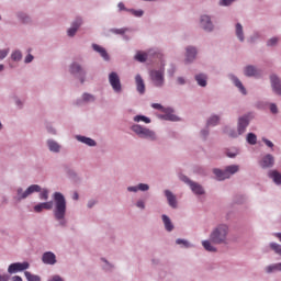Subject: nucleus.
<instances>
[{
    "instance_id": "nucleus-40",
    "label": "nucleus",
    "mask_w": 281,
    "mask_h": 281,
    "mask_svg": "<svg viewBox=\"0 0 281 281\" xmlns=\"http://www.w3.org/2000/svg\"><path fill=\"white\" fill-rule=\"evenodd\" d=\"M11 58L12 60H21L22 58L21 52L15 50L14 53H12Z\"/></svg>"
},
{
    "instance_id": "nucleus-38",
    "label": "nucleus",
    "mask_w": 281,
    "mask_h": 281,
    "mask_svg": "<svg viewBox=\"0 0 281 281\" xmlns=\"http://www.w3.org/2000/svg\"><path fill=\"white\" fill-rule=\"evenodd\" d=\"M40 199L47 201L49 199V191H47V189L43 190L40 194Z\"/></svg>"
},
{
    "instance_id": "nucleus-12",
    "label": "nucleus",
    "mask_w": 281,
    "mask_h": 281,
    "mask_svg": "<svg viewBox=\"0 0 281 281\" xmlns=\"http://www.w3.org/2000/svg\"><path fill=\"white\" fill-rule=\"evenodd\" d=\"M270 82H271V87L274 91V93H277L278 95H281V81L280 78L276 75H271L270 76Z\"/></svg>"
},
{
    "instance_id": "nucleus-48",
    "label": "nucleus",
    "mask_w": 281,
    "mask_h": 281,
    "mask_svg": "<svg viewBox=\"0 0 281 281\" xmlns=\"http://www.w3.org/2000/svg\"><path fill=\"white\" fill-rule=\"evenodd\" d=\"M5 56H8V50H5V49L0 50V60H3V58H5Z\"/></svg>"
},
{
    "instance_id": "nucleus-16",
    "label": "nucleus",
    "mask_w": 281,
    "mask_h": 281,
    "mask_svg": "<svg viewBox=\"0 0 281 281\" xmlns=\"http://www.w3.org/2000/svg\"><path fill=\"white\" fill-rule=\"evenodd\" d=\"M274 164V158L271 154H268L266 157L262 158L260 161L261 168H271Z\"/></svg>"
},
{
    "instance_id": "nucleus-54",
    "label": "nucleus",
    "mask_w": 281,
    "mask_h": 281,
    "mask_svg": "<svg viewBox=\"0 0 281 281\" xmlns=\"http://www.w3.org/2000/svg\"><path fill=\"white\" fill-rule=\"evenodd\" d=\"M136 206H137V207H140V210H144V207H145L144 201H138V202L136 203Z\"/></svg>"
},
{
    "instance_id": "nucleus-7",
    "label": "nucleus",
    "mask_w": 281,
    "mask_h": 281,
    "mask_svg": "<svg viewBox=\"0 0 281 281\" xmlns=\"http://www.w3.org/2000/svg\"><path fill=\"white\" fill-rule=\"evenodd\" d=\"M149 76L154 87H164V69L150 70Z\"/></svg>"
},
{
    "instance_id": "nucleus-28",
    "label": "nucleus",
    "mask_w": 281,
    "mask_h": 281,
    "mask_svg": "<svg viewBox=\"0 0 281 281\" xmlns=\"http://www.w3.org/2000/svg\"><path fill=\"white\" fill-rule=\"evenodd\" d=\"M48 148L52 153H59L60 150V145H58V143L54 142V140H48Z\"/></svg>"
},
{
    "instance_id": "nucleus-5",
    "label": "nucleus",
    "mask_w": 281,
    "mask_h": 281,
    "mask_svg": "<svg viewBox=\"0 0 281 281\" xmlns=\"http://www.w3.org/2000/svg\"><path fill=\"white\" fill-rule=\"evenodd\" d=\"M249 126V116L245 115L239 117L238 125H237V132L231 131L229 137H238V135H243L245 131H247V127Z\"/></svg>"
},
{
    "instance_id": "nucleus-20",
    "label": "nucleus",
    "mask_w": 281,
    "mask_h": 281,
    "mask_svg": "<svg viewBox=\"0 0 281 281\" xmlns=\"http://www.w3.org/2000/svg\"><path fill=\"white\" fill-rule=\"evenodd\" d=\"M194 58H196V48L192 46L187 47V63H192Z\"/></svg>"
},
{
    "instance_id": "nucleus-1",
    "label": "nucleus",
    "mask_w": 281,
    "mask_h": 281,
    "mask_svg": "<svg viewBox=\"0 0 281 281\" xmlns=\"http://www.w3.org/2000/svg\"><path fill=\"white\" fill-rule=\"evenodd\" d=\"M228 234H229V227H227V225L225 224H221L212 231L210 235V240L202 241V247H204L206 251L216 252V247H214V245L227 244Z\"/></svg>"
},
{
    "instance_id": "nucleus-33",
    "label": "nucleus",
    "mask_w": 281,
    "mask_h": 281,
    "mask_svg": "<svg viewBox=\"0 0 281 281\" xmlns=\"http://www.w3.org/2000/svg\"><path fill=\"white\" fill-rule=\"evenodd\" d=\"M236 35L239 38V41H245V36L243 35V25L240 23L236 24Z\"/></svg>"
},
{
    "instance_id": "nucleus-39",
    "label": "nucleus",
    "mask_w": 281,
    "mask_h": 281,
    "mask_svg": "<svg viewBox=\"0 0 281 281\" xmlns=\"http://www.w3.org/2000/svg\"><path fill=\"white\" fill-rule=\"evenodd\" d=\"M176 243H177V245H183V247H186L187 249L189 247H192V245H190V243H188V240H186V239H177Z\"/></svg>"
},
{
    "instance_id": "nucleus-47",
    "label": "nucleus",
    "mask_w": 281,
    "mask_h": 281,
    "mask_svg": "<svg viewBox=\"0 0 281 281\" xmlns=\"http://www.w3.org/2000/svg\"><path fill=\"white\" fill-rule=\"evenodd\" d=\"M226 155H227V157L234 158V157H236V155H238V149H235V151H233V153L227 151Z\"/></svg>"
},
{
    "instance_id": "nucleus-34",
    "label": "nucleus",
    "mask_w": 281,
    "mask_h": 281,
    "mask_svg": "<svg viewBox=\"0 0 281 281\" xmlns=\"http://www.w3.org/2000/svg\"><path fill=\"white\" fill-rule=\"evenodd\" d=\"M247 142H248V144H250L251 146H256V143L258 142V137L256 136V134L249 133V134L247 135Z\"/></svg>"
},
{
    "instance_id": "nucleus-41",
    "label": "nucleus",
    "mask_w": 281,
    "mask_h": 281,
    "mask_svg": "<svg viewBox=\"0 0 281 281\" xmlns=\"http://www.w3.org/2000/svg\"><path fill=\"white\" fill-rule=\"evenodd\" d=\"M112 34H126V29H112Z\"/></svg>"
},
{
    "instance_id": "nucleus-57",
    "label": "nucleus",
    "mask_w": 281,
    "mask_h": 281,
    "mask_svg": "<svg viewBox=\"0 0 281 281\" xmlns=\"http://www.w3.org/2000/svg\"><path fill=\"white\" fill-rule=\"evenodd\" d=\"M22 21L23 23H30V16L27 15L22 16Z\"/></svg>"
},
{
    "instance_id": "nucleus-64",
    "label": "nucleus",
    "mask_w": 281,
    "mask_h": 281,
    "mask_svg": "<svg viewBox=\"0 0 281 281\" xmlns=\"http://www.w3.org/2000/svg\"><path fill=\"white\" fill-rule=\"evenodd\" d=\"M94 203H95V201H90V202L88 203V207H92Z\"/></svg>"
},
{
    "instance_id": "nucleus-44",
    "label": "nucleus",
    "mask_w": 281,
    "mask_h": 281,
    "mask_svg": "<svg viewBox=\"0 0 281 281\" xmlns=\"http://www.w3.org/2000/svg\"><path fill=\"white\" fill-rule=\"evenodd\" d=\"M150 187H148V184L145 183H140L138 184V190H140L142 192H146L147 190H149Z\"/></svg>"
},
{
    "instance_id": "nucleus-58",
    "label": "nucleus",
    "mask_w": 281,
    "mask_h": 281,
    "mask_svg": "<svg viewBox=\"0 0 281 281\" xmlns=\"http://www.w3.org/2000/svg\"><path fill=\"white\" fill-rule=\"evenodd\" d=\"M12 281H23V278H21L20 276H14L12 278Z\"/></svg>"
},
{
    "instance_id": "nucleus-46",
    "label": "nucleus",
    "mask_w": 281,
    "mask_h": 281,
    "mask_svg": "<svg viewBox=\"0 0 281 281\" xmlns=\"http://www.w3.org/2000/svg\"><path fill=\"white\" fill-rule=\"evenodd\" d=\"M132 14H134V16H143L144 11H142V10H132Z\"/></svg>"
},
{
    "instance_id": "nucleus-62",
    "label": "nucleus",
    "mask_w": 281,
    "mask_h": 281,
    "mask_svg": "<svg viewBox=\"0 0 281 281\" xmlns=\"http://www.w3.org/2000/svg\"><path fill=\"white\" fill-rule=\"evenodd\" d=\"M274 236H276L277 238H279V240H280V243H281V233H276Z\"/></svg>"
},
{
    "instance_id": "nucleus-13",
    "label": "nucleus",
    "mask_w": 281,
    "mask_h": 281,
    "mask_svg": "<svg viewBox=\"0 0 281 281\" xmlns=\"http://www.w3.org/2000/svg\"><path fill=\"white\" fill-rule=\"evenodd\" d=\"M200 23L201 27H203V30H205L206 32H212V30H214V25L212 24V20L209 15H202Z\"/></svg>"
},
{
    "instance_id": "nucleus-22",
    "label": "nucleus",
    "mask_w": 281,
    "mask_h": 281,
    "mask_svg": "<svg viewBox=\"0 0 281 281\" xmlns=\"http://www.w3.org/2000/svg\"><path fill=\"white\" fill-rule=\"evenodd\" d=\"M162 223L167 232H172V229H175V225H172V221H170V217H168V215H162Z\"/></svg>"
},
{
    "instance_id": "nucleus-42",
    "label": "nucleus",
    "mask_w": 281,
    "mask_h": 281,
    "mask_svg": "<svg viewBox=\"0 0 281 281\" xmlns=\"http://www.w3.org/2000/svg\"><path fill=\"white\" fill-rule=\"evenodd\" d=\"M83 100H85V102H93V95H91V94H89V93H85L83 94Z\"/></svg>"
},
{
    "instance_id": "nucleus-6",
    "label": "nucleus",
    "mask_w": 281,
    "mask_h": 281,
    "mask_svg": "<svg viewBox=\"0 0 281 281\" xmlns=\"http://www.w3.org/2000/svg\"><path fill=\"white\" fill-rule=\"evenodd\" d=\"M151 108L157 109L158 111H161L162 113H165V115H162L164 120H169L170 122L179 121V117L172 114V110L170 108H162V105L159 103H153Z\"/></svg>"
},
{
    "instance_id": "nucleus-55",
    "label": "nucleus",
    "mask_w": 281,
    "mask_h": 281,
    "mask_svg": "<svg viewBox=\"0 0 281 281\" xmlns=\"http://www.w3.org/2000/svg\"><path fill=\"white\" fill-rule=\"evenodd\" d=\"M48 281H63V278H60L59 276H55Z\"/></svg>"
},
{
    "instance_id": "nucleus-19",
    "label": "nucleus",
    "mask_w": 281,
    "mask_h": 281,
    "mask_svg": "<svg viewBox=\"0 0 281 281\" xmlns=\"http://www.w3.org/2000/svg\"><path fill=\"white\" fill-rule=\"evenodd\" d=\"M92 48L94 49V52H98V54H100V56H102L104 60H109V53H106V49H104V47L98 44H93Z\"/></svg>"
},
{
    "instance_id": "nucleus-56",
    "label": "nucleus",
    "mask_w": 281,
    "mask_h": 281,
    "mask_svg": "<svg viewBox=\"0 0 281 281\" xmlns=\"http://www.w3.org/2000/svg\"><path fill=\"white\" fill-rule=\"evenodd\" d=\"M177 80L178 85H186V79H183V77H179Z\"/></svg>"
},
{
    "instance_id": "nucleus-27",
    "label": "nucleus",
    "mask_w": 281,
    "mask_h": 281,
    "mask_svg": "<svg viewBox=\"0 0 281 281\" xmlns=\"http://www.w3.org/2000/svg\"><path fill=\"white\" fill-rule=\"evenodd\" d=\"M245 76L251 77V76H258V69L254 66H247L245 68Z\"/></svg>"
},
{
    "instance_id": "nucleus-17",
    "label": "nucleus",
    "mask_w": 281,
    "mask_h": 281,
    "mask_svg": "<svg viewBox=\"0 0 281 281\" xmlns=\"http://www.w3.org/2000/svg\"><path fill=\"white\" fill-rule=\"evenodd\" d=\"M165 196L167 198L170 207L177 209V196L172 194L170 190L165 191Z\"/></svg>"
},
{
    "instance_id": "nucleus-32",
    "label": "nucleus",
    "mask_w": 281,
    "mask_h": 281,
    "mask_svg": "<svg viewBox=\"0 0 281 281\" xmlns=\"http://www.w3.org/2000/svg\"><path fill=\"white\" fill-rule=\"evenodd\" d=\"M24 276L27 281H41V277L36 274H32L30 271H25Z\"/></svg>"
},
{
    "instance_id": "nucleus-60",
    "label": "nucleus",
    "mask_w": 281,
    "mask_h": 281,
    "mask_svg": "<svg viewBox=\"0 0 281 281\" xmlns=\"http://www.w3.org/2000/svg\"><path fill=\"white\" fill-rule=\"evenodd\" d=\"M175 71H176V69H175V67H172L171 70H169L170 76H175Z\"/></svg>"
},
{
    "instance_id": "nucleus-53",
    "label": "nucleus",
    "mask_w": 281,
    "mask_h": 281,
    "mask_svg": "<svg viewBox=\"0 0 281 281\" xmlns=\"http://www.w3.org/2000/svg\"><path fill=\"white\" fill-rule=\"evenodd\" d=\"M32 60H34V56L27 55V56L25 57V63H32Z\"/></svg>"
},
{
    "instance_id": "nucleus-63",
    "label": "nucleus",
    "mask_w": 281,
    "mask_h": 281,
    "mask_svg": "<svg viewBox=\"0 0 281 281\" xmlns=\"http://www.w3.org/2000/svg\"><path fill=\"white\" fill-rule=\"evenodd\" d=\"M207 133H209V132L205 131V130L201 132V134L203 135V137H207Z\"/></svg>"
},
{
    "instance_id": "nucleus-50",
    "label": "nucleus",
    "mask_w": 281,
    "mask_h": 281,
    "mask_svg": "<svg viewBox=\"0 0 281 281\" xmlns=\"http://www.w3.org/2000/svg\"><path fill=\"white\" fill-rule=\"evenodd\" d=\"M0 281H10V276H8V274H0Z\"/></svg>"
},
{
    "instance_id": "nucleus-30",
    "label": "nucleus",
    "mask_w": 281,
    "mask_h": 281,
    "mask_svg": "<svg viewBox=\"0 0 281 281\" xmlns=\"http://www.w3.org/2000/svg\"><path fill=\"white\" fill-rule=\"evenodd\" d=\"M267 273H273V271H281V263H274L266 268Z\"/></svg>"
},
{
    "instance_id": "nucleus-49",
    "label": "nucleus",
    "mask_w": 281,
    "mask_h": 281,
    "mask_svg": "<svg viewBox=\"0 0 281 281\" xmlns=\"http://www.w3.org/2000/svg\"><path fill=\"white\" fill-rule=\"evenodd\" d=\"M270 111H271V113H278V105H276L274 103H272V104L270 105Z\"/></svg>"
},
{
    "instance_id": "nucleus-45",
    "label": "nucleus",
    "mask_w": 281,
    "mask_h": 281,
    "mask_svg": "<svg viewBox=\"0 0 281 281\" xmlns=\"http://www.w3.org/2000/svg\"><path fill=\"white\" fill-rule=\"evenodd\" d=\"M236 0H221L220 5H232Z\"/></svg>"
},
{
    "instance_id": "nucleus-15",
    "label": "nucleus",
    "mask_w": 281,
    "mask_h": 281,
    "mask_svg": "<svg viewBox=\"0 0 281 281\" xmlns=\"http://www.w3.org/2000/svg\"><path fill=\"white\" fill-rule=\"evenodd\" d=\"M135 82H136V89L138 93L144 94L146 92V85L144 83V79L142 78V75H136Z\"/></svg>"
},
{
    "instance_id": "nucleus-9",
    "label": "nucleus",
    "mask_w": 281,
    "mask_h": 281,
    "mask_svg": "<svg viewBox=\"0 0 281 281\" xmlns=\"http://www.w3.org/2000/svg\"><path fill=\"white\" fill-rule=\"evenodd\" d=\"M109 82L116 93H120L122 91V83L120 82V76H117V72H111L109 75Z\"/></svg>"
},
{
    "instance_id": "nucleus-18",
    "label": "nucleus",
    "mask_w": 281,
    "mask_h": 281,
    "mask_svg": "<svg viewBox=\"0 0 281 281\" xmlns=\"http://www.w3.org/2000/svg\"><path fill=\"white\" fill-rule=\"evenodd\" d=\"M54 202H44L34 206L35 212H43V210H52Z\"/></svg>"
},
{
    "instance_id": "nucleus-10",
    "label": "nucleus",
    "mask_w": 281,
    "mask_h": 281,
    "mask_svg": "<svg viewBox=\"0 0 281 281\" xmlns=\"http://www.w3.org/2000/svg\"><path fill=\"white\" fill-rule=\"evenodd\" d=\"M30 269V263L27 261L24 262H15L11 263L8 268V273H19V271H25Z\"/></svg>"
},
{
    "instance_id": "nucleus-35",
    "label": "nucleus",
    "mask_w": 281,
    "mask_h": 281,
    "mask_svg": "<svg viewBox=\"0 0 281 281\" xmlns=\"http://www.w3.org/2000/svg\"><path fill=\"white\" fill-rule=\"evenodd\" d=\"M134 122H145V124H150V120L144 115H136Z\"/></svg>"
},
{
    "instance_id": "nucleus-43",
    "label": "nucleus",
    "mask_w": 281,
    "mask_h": 281,
    "mask_svg": "<svg viewBox=\"0 0 281 281\" xmlns=\"http://www.w3.org/2000/svg\"><path fill=\"white\" fill-rule=\"evenodd\" d=\"M278 44V37H272L268 41V46L273 47V45Z\"/></svg>"
},
{
    "instance_id": "nucleus-61",
    "label": "nucleus",
    "mask_w": 281,
    "mask_h": 281,
    "mask_svg": "<svg viewBox=\"0 0 281 281\" xmlns=\"http://www.w3.org/2000/svg\"><path fill=\"white\" fill-rule=\"evenodd\" d=\"M72 199H74L75 201H78V192H75V193H74Z\"/></svg>"
},
{
    "instance_id": "nucleus-51",
    "label": "nucleus",
    "mask_w": 281,
    "mask_h": 281,
    "mask_svg": "<svg viewBox=\"0 0 281 281\" xmlns=\"http://www.w3.org/2000/svg\"><path fill=\"white\" fill-rule=\"evenodd\" d=\"M263 142L266 146H268L269 148H273V143L271 140L263 138Z\"/></svg>"
},
{
    "instance_id": "nucleus-26",
    "label": "nucleus",
    "mask_w": 281,
    "mask_h": 281,
    "mask_svg": "<svg viewBox=\"0 0 281 281\" xmlns=\"http://www.w3.org/2000/svg\"><path fill=\"white\" fill-rule=\"evenodd\" d=\"M78 142L86 144L87 146H95V140L85 136H77Z\"/></svg>"
},
{
    "instance_id": "nucleus-36",
    "label": "nucleus",
    "mask_w": 281,
    "mask_h": 281,
    "mask_svg": "<svg viewBox=\"0 0 281 281\" xmlns=\"http://www.w3.org/2000/svg\"><path fill=\"white\" fill-rule=\"evenodd\" d=\"M218 116L214 115L207 121V126H216L218 124Z\"/></svg>"
},
{
    "instance_id": "nucleus-37",
    "label": "nucleus",
    "mask_w": 281,
    "mask_h": 281,
    "mask_svg": "<svg viewBox=\"0 0 281 281\" xmlns=\"http://www.w3.org/2000/svg\"><path fill=\"white\" fill-rule=\"evenodd\" d=\"M270 247H271V249H273V251H276V254L281 256V245L276 244V243H271Z\"/></svg>"
},
{
    "instance_id": "nucleus-23",
    "label": "nucleus",
    "mask_w": 281,
    "mask_h": 281,
    "mask_svg": "<svg viewBox=\"0 0 281 281\" xmlns=\"http://www.w3.org/2000/svg\"><path fill=\"white\" fill-rule=\"evenodd\" d=\"M70 74H79L80 76H85L86 72L80 65L74 63L70 66Z\"/></svg>"
},
{
    "instance_id": "nucleus-59",
    "label": "nucleus",
    "mask_w": 281,
    "mask_h": 281,
    "mask_svg": "<svg viewBox=\"0 0 281 281\" xmlns=\"http://www.w3.org/2000/svg\"><path fill=\"white\" fill-rule=\"evenodd\" d=\"M117 7H119L120 10H125L124 3H122V2H120Z\"/></svg>"
},
{
    "instance_id": "nucleus-14",
    "label": "nucleus",
    "mask_w": 281,
    "mask_h": 281,
    "mask_svg": "<svg viewBox=\"0 0 281 281\" xmlns=\"http://www.w3.org/2000/svg\"><path fill=\"white\" fill-rule=\"evenodd\" d=\"M44 265H56V255L52 251L44 252L42 256Z\"/></svg>"
},
{
    "instance_id": "nucleus-4",
    "label": "nucleus",
    "mask_w": 281,
    "mask_h": 281,
    "mask_svg": "<svg viewBox=\"0 0 281 281\" xmlns=\"http://www.w3.org/2000/svg\"><path fill=\"white\" fill-rule=\"evenodd\" d=\"M132 131L143 139H151V140L157 139L155 132L150 131L149 128L142 127V125L132 126Z\"/></svg>"
},
{
    "instance_id": "nucleus-29",
    "label": "nucleus",
    "mask_w": 281,
    "mask_h": 281,
    "mask_svg": "<svg viewBox=\"0 0 281 281\" xmlns=\"http://www.w3.org/2000/svg\"><path fill=\"white\" fill-rule=\"evenodd\" d=\"M135 60H138V63H146V60H148V53L138 52L135 55Z\"/></svg>"
},
{
    "instance_id": "nucleus-31",
    "label": "nucleus",
    "mask_w": 281,
    "mask_h": 281,
    "mask_svg": "<svg viewBox=\"0 0 281 281\" xmlns=\"http://www.w3.org/2000/svg\"><path fill=\"white\" fill-rule=\"evenodd\" d=\"M234 85L235 87H238L239 91L244 94L247 95V90L245 89V86H243V82L238 80V78H234Z\"/></svg>"
},
{
    "instance_id": "nucleus-21",
    "label": "nucleus",
    "mask_w": 281,
    "mask_h": 281,
    "mask_svg": "<svg viewBox=\"0 0 281 281\" xmlns=\"http://www.w3.org/2000/svg\"><path fill=\"white\" fill-rule=\"evenodd\" d=\"M82 25V20H77L72 23V26L67 31L68 36H76V33L78 32V27Z\"/></svg>"
},
{
    "instance_id": "nucleus-11",
    "label": "nucleus",
    "mask_w": 281,
    "mask_h": 281,
    "mask_svg": "<svg viewBox=\"0 0 281 281\" xmlns=\"http://www.w3.org/2000/svg\"><path fill=\"white\" fill-rule=\"evenodd\" d=\"M182 181H184L186 183H189L194 194H204L205 191L203 190V187H201V184L190 181L188 177H182Z\"/></svg>"
},
{
    "instance_id": "nucleus-52",
    "label": "nucleus",
    "mask_w": 281,
    "mask_h": 281,
    "mask_svg": "<svg viewBox=\"0 0 281 281\" xmlns=\"http://www.w3.org/2000/svg\"><path fill=\"white\" fill-rule=\"evenodd\" d=\"M127 190L128 192H137V190H139V187H128Z\"/></svg>"
},
{
    "instance_id": "nucleus-2",
    "label": "nucleus",
    "mask_w": 281,
    "mask_h": 281,
    "mask_svg": "<svg viewBox=\"0 0 281 281\" xmlns=\"http://www.w3.org/2000/svg\"><path fill=\"white\" fill-rule=\"evenodd\" d=\"M54 201H55L54 216L57 221H63V218H65V214H67V200H65V195H63V193L55 192Z\"/></svg>"
},
{
    "instance_id": "nucleus-24",
    "label": "nucleus",
    "mask_w": 281,
    "mask_h": 281,
    "mask_svg": "<svg viewBox=\"0 0 281 281\" xmlns=\"http://www.w3.org/2000/svg\"><path fill=\"white\" fill-rule=\"evenodd\" d=\"M270 179L277 183V186H281V173L273 170L269 172Z\"/></svg>"
},
{
    "instance_id": "nucleus-25",
    "label": "nucleus",
    "mask_w": 281,
    "mask_h": 281,
    "mask_svg": "<svg viewBox=\"0 0 281 281\" xmlns=\"http://www.w3.org/2000/svg\"><path fill=\"white\" fill-rule=\"evenodd\" d=\"M195 80L200 87H206L207 86V77L203 74L196 75Z\"/></svg>"
},
{
    "instance_id": "nucleus-3",
    "label": "nucleus",
    "mask_w": 281,
    "mask_h": 281,
    "mask_svg": "<svg viewBox=\"0 0 281 281\" xmlns=\"http://www.w3.org/2000/svg\"><path fill=\"white\" fill-rule=\"evenodd\" d=\"M240 170V167L238 165H231L225 168V170L221 169H214L213 172L218 179V181H225V179H229L232 175H236Z\"/></svg>"
},
{
    "instance_id": "nucleus-8",
    "label": "nucleus",
    "mask_w": 281,
    "mask_h": 281,
    "mask_svg": "<svg viewBox=\"0 0 281 281\" xmlns=\"http://www.w3.org/2000/svg\"><path fill=\"white\" fill-rule=\"evenodd\" d=\"M16 192L19 199H27L30 194H34V192H41V186L32 184L25 191H23V189L20 188Z\"/></svg>"
}]
</instances>
